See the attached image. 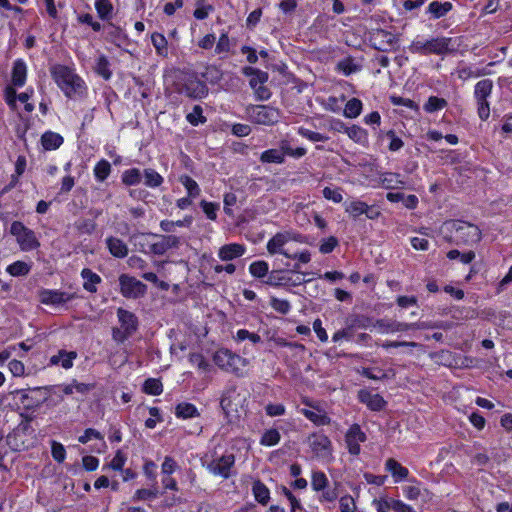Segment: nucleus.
Here are the masks:
<instances>
[{
	"mask_svg": "<svg viewBox=\"0 0 512 512\" xmlns=\"http://www.w3.org/2000/svg\"><path fill=\"white\" fill-rule=\"evenodd\" d=\"M445 241L456 246H474L482 239L481 229L461 219L446 220L441 227Z\"/></svg>",
	"mask_w": 512,
	"mask_h": 512,
	"instance_id": "obj_1",
	"label": "nucleus"
},
{
	"mask_svg": "<svg viewBox=\"0 0 512 512\" xmlns=\"http://www.w3.org/2000/svg\"><path fill=\"white\" fill-rule=\"evenodd\" d=\"M93 389V385L80 383L77 380H73L68 384H61L56 386H47V387H36L30 389L31 396L28 394L23 395L24 399L33 398L35 394L36 403L35 406L38 407L44 402L48 401L50 394H55L60 400L63 399L64 395H73L80 394L82 396L86 395Z\"/></svg>",
	"mask_w": 512,
	"mask_h": 512,
	"instance_id": "obj_2",
	"label": "nucleus"
},
{
	"mask_svg": "<svg viewBox=\"0 0 512 512\" xmlns=\"http://www.w3.org/2000/svg\"><path fill=\"white\" fill-rule=\"evenodd\" d=\"M51 75L67 97H81L84 94V81L67 66L54 65L51 68Z\"/></svg>",
	"mask_w": 512,
	"mask_h": 512,
	"instance_id": "obj_3",
	"label": "nucleus"
},
{
	"mask_svg": "<svg viewBox=\"0 0 512 512\" xmlns=\"http://www.w3.org/2000/svg\"><path fill=\"white\" fill-rule=\"evenodd\" d=\"M408 49L413 54L421 55H446L456 50L452 38L449 37H436L426 41L415 39Z\"/></svg>",
	"mask_w": 512,
	"mask_h": 512,
	"instance_id": "obj_4",
	"label": "nucleus"
},
{
	"mask_svg": "<svg viewBox=\"0 0 512 512\" xmlns=\"http://www.w3.org/2000/svg\"><path fill=\"white\" fill-rule=\"evenodd\" d=\"M215 365L226 373L237 377H243V369L248 365V360L228 348H219L213 354Z\"/></svg>",
	"mask_w": 512,
	"mask_h": 512,
	"instance_id": "obj_5",
	"label": "nucleus"
},
{
	"mask_svg": "<svg viewBox=\"0 0 512 512\" xmlns=\"http://www.w3.org/2000/svg\"><path fill=\"white\" fill-rule=\"evenodd\" d=\"M289 242V231L277 232L273 235L266 244L267 252L270 255L280 254L292 260H298L302 263H309L311 261V252L304 249L299 252L290 253L284 249V246Z\"/></svg>",
	"mask_w": 512,
	"mask_h": 512,
	"instance_id": "obj_6",
	"label": "nucleus"
},
{
	"mask_svg": "<svg viewBox=\"0 0 512 512\" xmlns=\"http://www.w3.org/2000/svg\"><path fill=\"white\" fill-rule=\"evenodd\" d=\"M10 234L15 237L19 248L24 251H32L40 247L36 233L25 226L21 221H13L10 226Z\"/></svg>",
	"mask_w": 512,
	"mask_h": 512,
	"instance_id": "obj_7",
	"label": "nucleus"
},
{
	"mask_svg": "<svg viewBox=\"0 0 512 512\" xmlns=\"http://www.w3.org/2000/svg\"><path fill=\"white\" fill-rule=\"evenodd\" d=\"M311 280V278H308V280H297V278L293 276V273L289 272L287 268H280L272 269L268 280H265L264 284L274 288L282 287L291 290Z\"/></svg>",
	"mask_w": 512,
	"mask_h": 512,
	"instance_id": "obj_8",
	"label": "nucleus"
},
{
	"mask_svg": "<svg viewBox=\"0 0 512 512\" xmlns=\"http://www.w3.org/2000/svg\"><path fill=\"white\" fill-rule=\"evenodd\" d=\"M246 398L241 395L236 385L227 386L220 398V407L226 416L238 412V408L242 407Z\"/></svg>",
	"mask_w": 512,
	"mask_h": 512,
	"instance_id": "obj_9",
	"label": "nucleus"
},
{
	"mask_svg": "<svg viewBox=\"0 0 512 512\" xmlns=\"http://www.w3.org/2000/svg\"><path fill=\"white\" fill-rule=\"evenodd\" d=\"M249 119L259 125L271 126L278 122L280 118L279 111L266 105L252 106L247 111Z\"/></svg>",
	"mask_w": 512,
	"mask_h": 512,
	"instance_id": "obj_10",
	"label": "nucleus"
},
{
	"mask_svg": "<svg viewBox=\"0 0 512 512\" xmlns=\"http://www.w3.org/2000/svg\"><path fill=\"white\" fill-rule=\"evenodd\" d=\"M344 441L348 453L352 456H358L361 453V444L367 441V435L358 423H353L347 429Z\"/></svg>",
	"mask_w": 512,
	"mask_h": 512,
	"instance_id": "obj_11",
	"label": "nucleus"
},
{
	"mask_svg": "<svg viewBox=\"0 0 512 512\" xmlns=\"http://www.w3.org/2000/svg\"><path fill=\"white\" fill-rule=\"evenodd\" d=\"M308 442L311 451L316 457L326 459L332 456V442L330 438L324 433H311L308 437Z\"/></svg>",
	"mask_w": 512,
	"mask_h": 512,
	"instance_id": "obj_12",
	"label": "nucleus"
},
{
	"mask_svg": "<svg viewBox=\"0 0 512 512\" xmlns=\"http://www.w3.org/2000/svg\"><path fill=\"white\" fill-rule=\"evenodd\" d=\"M180 243V237L176 235L154 234L151 255H164L168 250L178 248Z\"/></svg>",
	"mask_w": 512,
	"mask_h": 512,
	"instance_id": "obj_13",
	"label": "nucleus"
},
{
	"mask_svg": "<svg viewBox=\"0 0 512 512\" xmlns=\"http://www.w3.org/2000/svg\"><path fill=\"white\" fill-rule=\"evenodd\" d=\"M234 464L235 456L233 454H226L211 461L208 465V469L212 474L228 479L231 475V469Z\"/></svg>",
	"mask_w": 512,
	"mask_h": 512,
	"instance_id": "obj_14",
	"label": "nucleus"
},
{
	"mask_svg": "<svg viewBox=\"0 0 512 512\" xmlns=\"http://www.w3.org/2000/svg\"><path fill=\"white\" fill-rule=\"evenodd\" d=\"M374 328H377L381 333H395L407 332L418 328L416 323L399 322L392 319H376Z\"/></svg>",
	"mask_w": 512,
	"mask_h": 512,
	"instance_id": "obj_15",
	"label": "nucleus"
},
{
	"mask_svg": "<svg viewBox=\"0 0 512 512\" xmlns=\"http://www.w3.org/2000/svg\"><path fill=\"white\" fill-rule=\"evenodd\" d=\"M370 40L379 51H388L397 42V37L389 31L377 29L371 33Z\"/></svg>",
	"mask_w": 512,
	"mask_h": 512,
	"instance_id": "obj_16",
	"label": "nucleus"
},
{
	"mask_svg": "<svg viewBox=\"0 0 512 512\" xmlns=\"http://www.w3.org/2000/svg\"><path fill=\"white\" fill-rule=\"evenodd\" d=\"M357 398L360 403L365 404L368 409L375 412L383 410L387 404L380 394H373L368 389H360Z\"/></svg>",
	"mask_w": 512,
	"mask_h": 512,
	"instance_id": "obj_17",
	"label": "nucleus"
},
{
	"mask_svg": "<svg viewBox=\"0 0 512 512\" xmlns=\"http://www.w3.org/2000/svg\"><path fill=\"white\" fill-rule=\"evenodd\" d=\"M74 298V294L60 290L43 289L39 292L40 302L45 305H60Z\"/></svg>",
	"mask_w": 512,
	"mask_h": 512,
	"instance_id": "obj_18",
	"label": "nucleus"
},
{
	"mask_svg": "<svg viewBox=\"0 0 512 512\" xmlns=\"http://www.w3.org/2000/svg\"><path fill=\"white\" fill-rule=\"evenodd\" d=\"M182 93L190 98L201 99L207 96L208 87L203 81L191 77L185 82Z\"/></svg>",
	"mask_w": 512,
	"mask_h": 512,
	"instance_id": "obj_19",
	"label": "nucleus"
},
{
	"mask_svg": "<svg viewBox=\"0 0 512 512\" xmlns=\"http://www.w3.org/2000/svg\"><path fill=\"white\" fill-rule=\"evenodd\" d=\"M247 251L244 244L229 243L221 246L218 250V258L221 261H232L242 257Z\"/></svg>",
	"mask_w": 512,
	"mask_h": 512,
	"instance_id": "obj_20",
	"label": "nucleus"
},
{
	"mask_svg": "<svg viewBox=\"0 0 512 512\" xmlns=\"http://www.w3.org/2000/svg\"><path fill=\"white\" fill-rule=\"evenodd\" d=\"M153 240L154 234L152 233L130 235V244L134 246L135 250L145 254H151Z\"/></svg>",
	"mask_w": 512,
	"mask_h": 512,
	"instance_id": "obj_21",
	"label": "nucleus"
},
{
	"mask_svg": "<svg viewBox=\"0 0 512 512\" xmlns=\"http://www.w3.org/2000/svg\"><path fill=\"white\" fill-rule=\"evenodd\" d=\"M78 441L82 444H87L91 441H95L94 446L92 447L93 451L102 452L106 443L104 441V436L93 428H88L84 431V433L78 437Z\"/></svg>",
	"mask_w": 512,
	"mask_h": 512,
	"instance_id": "obj_22",
	"label": "nucleus"
},
{
	"mask_svg": "<svg viewBox=\"0 0 512 512\" xmlns=\"http://www.w3.org/2000/svg\"><path fill=\"white\" fill-rule=\"evenodd\" d=\"M315 410L317 412L310 409L301 408L299 409V412L315 426H327L331 423V418L327 415L324 409L319 406V409Z\"/></svg>",
	"mask_w": 512,
	"mask_h": 512,
	"instance_id": "obj_23",
	"label": "nucleus"
},
{
	"mask_svg": "<svg viewBox=\"0 0 512 512\" xmlns=\"http://www.w3.org/2000/svg\"><path fill=\"white\" fill-rule=\"evenodd\" d=\"M385 470L392 475L394 483H399L408 479L409 476V470L394 458H388L386 460Z\"/></svg>",
	"mask_w": 512,
	"mask_h": 512,
	"instance_id": "obj_24",
	"label": "nucleus"
},
{
	"mask_svg": "<svg viewBox=\"0 0 512 512\" xmlns=\"http://www.w3.org/2000/svg\"><path fill=\"white\" fill-rule=\"evenodd\" d=\"M280 149L283 153V158L286 156L293 159H300L307 154V149L301 146H295L293 140L282 139L279 142Z\"/></svg>",
	"mask_w": 512,
	"mask_h": 512,
	"instance_id": "obj_25",
	"label": "nucleus"
},
{
	"mask_svg": "<svg viewBox=\"0 0 512 512\" xmlns=\"http://www.w3.org/2000/svg\"><path fill=\"white\" fill-rule=\"evenodd\" d=\"M248 271L253 278L260 280L263 284L265 280H268L271 272L269 264L265 260L253 261L250 263Z\"/></svg>",
	"mask_w": 512,
	"mask_h": 512,
	"instance_id": "obj_26",
	"label": "nucleus"
},
{
	"mask_svg": "<svg viewBox=\"0 0 512 512\" xmlns=\"http://www.w3.org/2000/svg\"><path fill=\"white\" fill-rule=\"evenodd\" d=\"M174 415L177 419H192L200 416L196 405L190 402H180L175 406Z\"/></svg>",
	"mask_w": 512,
	"mask_h": 512,
	"instance_id": "obj_27",
	"label": "nucleus"
},
{
	"mask_svg": "<svg viewBox=\"0 0 512 512\" xmlns=\"http://www.w3.org/2000/svg\"><path fill=\"white\" fill-rule=\"evenodd\" d=\"M251 490L257 503L262 506H266L269 503L271 498L270 490L260 479L253 481Z\"/></svg>",
	"mask_w": 512,
	"mask_h": 512,
	"instance_id": "obj_28",
	"label": "nucleus"
},
{
	"mask_svg": "<svg viewBox=\"0 0 512 512\" xmlns=\"http://www.w3.org/2000/svg\"><path fill=\"white\" fill-rule=\"evenodd\" d=\"M346 324H349L350 329H368L374 327L375 320L364 314H353L346 319Z\"/></svg>",
	"mask_w": 512,
	"mask_h": 512,
	"instance_id": "obj_29",
	"label": "nucleus"
},
{
	"mask_svg": "<svg viewBox=\"0 0 512 512\" xmlns=\"http://www.w3.org/2000/svg\"><path fill=\"white\" fill-rule=\"evenodd\" d=\"M118 318H119V322L121 323V326L119 328L113 329V339L117 343H124V341L126 340V338L128 336V324H127L128 313H127V311L122 308H119L118 309Z\"/></svg>",
	"mask_w": 512,
	"mask_h": 512,
	"instance_id": "obj_30",
	"label": "nucleus"
},
{
	"mask_svg": "<svg viewBox=\"0 0 512 512\" xmlns=\"http://www.w3.org/2000/svg\"><path fill=\"white\" fill-rule=\"evenodd\" d=\"M77 358V353L74 351L60 350L56 355L50 358L51 365H61L64 369H70L73 366V361Z\"/></svg>",
	"mask_w": 512,
	"mask_h": 512,
	"instance_id": "obj_31",
	"label": "nucleus"
},
{
	"mask_svg": "<svg viewBox=\"0 0 512 512\" xmlns=\"http://www.w3.org/2000/svg\"><path fill=\"white\" fill-rule=\"evenodd\" d=\"M259 160L263 164H283L285 162L279 145L276 148L263 151Z\"/></svg>",
	"mask_w": 512,
	"mask_h": 512,
	"instance_id": "obj_32",
	"label": "nucleus"
},
{
	"mask_svg": "<svg viewBox=\"0 0 512 512\" xmlns=\"http://www.w3.org/2000/svg\"><path fill=\"white\" fill-rule=\"evenodd\" d=\"M381 184L385 189H399L402 188L405 184L399 173L386 172L383 173L380 177Z\"/></svg>",
	"mask_w": 512,
	"mask_h": 512,
	"instance_id": "obj_33",
	"label": "nucleus"
},
{
	"mask_svg": "<svg viewBox=\"0 0 512 512\" xmlns=\"http://www.w3.org/2000/svg\"><path fill=\"white\" fill-rule=\"evenodd\" d=\"M493 89V81L490 79H483L476 83L474 89V96L477 102L487 101Z\"/></svg>",
	"mask_w": 512,
	"mask_h": 512,
	"instance_id": "obj_34",
	"label": "nucleus"
},
{
	"mask_svg": "<svg viewBox=\"0 0 512 512\" xmlns=\"http://www.w3.org/2000/svg\"><path fill=\"white\" fill-rule=\"evenodd\" d=\"M27 166V161L25 156L20 155L17 157V160L15 162V173L11 175V180L8 185L5 186L3 189V192H7L11 190L12 188L16 187V185L19 183L20 176L25 172Z\"/></svg>",
	"mask_w": 512,
	"mask_h": 512,
	"instance_id": "obj_35",
	"label": "nucleus"
},
{
	"mask_svg": "<svg viewBox=\"0 0 512 512\" xmlns=\"http://www.w3.org/2000/svg\"><path fill=\"white\" fill-rule=\"evenodd\" d=\"M81 276L84 280V289L90 293H95L97 291V285L101 282V277L88 268H84L81 271Z\"/></svg>",
	"mask_w": 512,
	"mask_h": 512,
	"instance_id": "obj_36",
	"label": "nucleus"
},
{
	"mask_svg": "<svg viewBox=\"0 0 512 512\" xmlns=\"http://www.w3.org/2000/svg\"><path fill=\"white\" fill-rule=\"evenodd\" d=\"M452 8L453 5L451 2L432 1L427 7V12L430 13L434 19H439L450 12Z\"/></svg>",
	"mask_w": 512,
	"mask_h": 512,
	"instance_id": "obj_37",
	"label": "nucleus"
},
{
	"mask_svg": "<svg viewBox=\"0 0 512 512\" xmlns=\"http://www.w3.org/2000/svg\"><path fill=\"white\" fill-rule=\"evenodd\" d=\"M344 210L350 217L357 219L359 216L367 212V203L358 199L345 202Z\"/></svg>",
	"mask_w": 512,
	"mask_h": 512,
	"instance_id": "obj_38",
	"label": "nucleus"
},
{
	"mask_svg": "<svg viewBox=\"0 0 512 512\" xmlns=\"http://www.w3.org/2000/svg\"><path fill=\"white\" fill-rule=\"evenodd\" d=\"M41 143L45 150H55L63 143V137L53 131H47L42 135Z\"/></svg>",
	"mask_w": 512,
	"mask_h": 512,
	"instance_id": "obj_39",
	"label": "nucleus"
},
{
	"mask_svg": "<svg viewBox=\"0 0 512 512\" xmlns=\"http://www.w3.org/2000/svg\"><path fill=\"white\" fill-rule=\"evenodd\" d=\"M26 64L23 60L18 59L13 64L12 82L15 86H23L26 80Z\"/></svg>",
	"mask_w": 512,
	"mask_h": 512,
	"instance_id": "obj_40",
	"label": "nucleus"
},
{
	"mask_svg": "<svg viewBox=\"0 0 512 512\" xmlns=\"http://www.w3.org/2000/svg\"><path fill=\"white\" fill-rule=\"evenodd\" d=\"M245 74L251 76L249 83L253 90L256 89L258 86L265 84L268 80V74L266 72H263L252 67L245 68Z\"/></svg>",
	"mask_w": 512,
	"mask_h": 512,
	"instance_id": "obj_41",
	"label": "nucleus"
},
{
	"mask_svg": "<svg viewBox=\"0 0 512 512\" xmlns=\"http://www.w3.org/2000/svg\"><path fill=\"white\" fill-rule=\"evenodd\" d=\"M341 486V483L338 481H334L333 487H330L329 485L327 488H324V490H320L321 495L319 497L320 503H333L335 502L339 497V487Z\"/></svg>",
	"mask_w": 512,
	"mask_h": 512,
	"instance_id": "obj_42",
	"label": "nucleus"
},
{
	"mask_svg": "<svg viewBox=\"0 0 512 512\" xmlns=\"http://www.w3.org/2000/svg\"><path fill=\"white\" fill-rule=\"evenodd\" d=\"M179 182L184 186V188L187 191V195L192 198H197L200 193L201 189L198 185V183L189 175H181L179 177Z\"/></svg>",
	"mask_w": 512,
	"mask_h": 512,
	"instance_id": "obj_43",
	"label": "nucleus"
},
{
	"mask_svg": "<svg viewBox=\"0 0 512 512\" xmlns=\"http://www.w3.org/2000/svg\"><path fill=\"white\" fill-rule=\"evenodd\" d=\"M142 391L148 395L159 396L163 392V384L158 378H148L142 385Z\"/></svg>",
	"mask_w": 512,
	"mask_h": 512,
	"instance_id": "obj_44",
	"label": "nucleus"
},
{
	"mask_svg": "<svg viewBox=\"0 0 512 512\" xmlns=\"http://www.w3.org/2000/svg\"><path fill=\"white\" fill-rule=\"evenodd\" d=\"M281 440V434L276 428H270L263 432L260 438V445L272 447L277 445Z\"/></svg>",
	"mask_w": 512,
	"mask_h": 512,
	"instance_id": "obj_45",
	"label": "nucleus"
},
{
	"mask_svg": "<svg viewBox=\"0 0 512 512\" xmlns=\"http://www.w3.org/2000/svg\"><path fill=\"white\" fill-rule=\"evenodd\" d=\"M448 105L445 98L430 96L423 105V109L427 113H434L443 110Z\"/></svg>",
	"mask_w": 512,
	"mask_h": 512,
	"instance_id": "obj_46",
	"label": "nucleus"
},
{
	"mask_svg": "<svg viewBox=\"0 0 512 512\" xmlns=\"http://www.w3.org/2000/svg\"><path fill=\"white\" fill-rule=\"evenodd\" d=\"M329 484V479L327 475L320 470L312 471L311 474V487L313 491L320 492V490H324L327 488Z\"/></svg>",
	"mask_w": 512,
	"mask_h": 512,
	"instance_id": "obj_47",
	"label": "nucleus"
},
{
	"mask_svg": "<svg viewBox=\"0 0 512 512\" xmlns=\"http://www.w3.org/2000/svg\"><path fill=\"white\" fill-rule=\"evenodd\" d=\"M163 177L154 169H144V184L150 188H157L162 185Z\"/></svg>",
	"mask_w": 512,
	"mask_h": 512,
	"instance_id": "obj_48",
	"label": "nucleus"
},
{
	"mask_svg": "<svg viewBox=\"0 0 512 512\" xmlns=\"http://www.w3.org/2000/svg\"><path fill=\"white\" fill-rule=\"evenodd\" d=\"M31 270V266L24 262V261H15L14 263L7 266L6 271L11 276L18 277V276H25L27 275Z\"/></svg>",
	"mask_w": 512,
	"mask_h": 512,
	"instance_id": "obj_49",
	"label": "nucleus"
},
{
	"mask_svg": "<svg viewBox=\"0 0 512 512\" xmlns=\"http://www.w3.org/2000/svg\"><path fill=\"white\" fill-rule=\"evenodd\" d=\"M107 245L111 254L116 257H124L127 254V247L125 243L118 238L107 239Z\"/></svg>",
	"mask_w": 512,
	"mask_h": 512,
	"instance_id": "obj_50",
	"label": "nucleus"
},
{
	"mask_svg": "<svg viewBox=\"0 0 512 512\" xmlns=\"http://www.w3.org/2000/svg\"><path fill=\"white\" fill-rule=\"evenodd\" d=\"M188 360L191 365L197 367L200 371L208 372L211 369L210 363L206 360L202 353H190L188 356Z\"/></svg>",
	"mask_w": 512,
	"mask_h": 512,
	"instance_id": "obj_51",
	"label": "nucleus"
},
{
	"mask_svg": "<svg viewBox=\"0 0 512 512\" xmlns=\"http://www.w3.org/2000/svg\"><path fill=\"white\" fill-rule=\"evenodd\" d=\"M159 490L157 487L153 488H142L138 489L134 495L133 500L134 501H150L154 500L158 497Z\"/></svg>",
	"mask_w": 512,
	"mask_h": 512,
	"instance_id": "obj_52",
	"label": "nucleus"
},
{
	"mask_svg": "<svg viewBox=\"0 0 512 512\" xmlns=\"http://www.w3.org/2000/svg\"><path fill=\"white\" fill-rule=\"evenodd\" d=\"M362 111V102L357 98L350 99L344 108V115L348 118H356Z\"/></svg>",
	"mask_w": 512,
	"mask_h": 512,
	"instance_id": "obj_53",
	"label": "nucleus"
},
{
	"mask_svg": "<svg viewBox=\"0 0 512 512\" xmlns=\"http://www.w3.org/2000/svg\"><path fill=\"white\" fill-rule=\"evenodd\" d=\"M343 189L340 187L331 188L329 186L324 187L322 195L326 200L332 201L333 203H341L343 200L342 195Z\"/></svg>",
	"mask_w": 512,
	"mask_h": 512,
	"instance_id": "obj_54",
	"label": "nucleus"
},
{
	"mask_svg": "<svg viewBox=\"0 0 512 512\" xmlns=\"http://www.w3.org/2000/svg\"><path fill=\"white\" fill-rule=\"evenodd\" d=\"M200 207L204 214L206 215L207 219L212 221H215L217 219V212L220 208L219 203L202 200L200 202Z\"/></svg>",
	"mask_w": 512,
	"mask_h": 512,
	"instance_id": "obj_55",
	"label": "nucleus"
},
{
	"mask_svg": "<svg viewBox=\"0 0 512 512\" xmlns=\"http://www.w3.org/2000/svg\"><path fill=\"white\" fill-rule=\"evenodd\" d=\"M140 277L152 283L156 288H158L161 291H168L170 288L169 283L160 280L154 272H144L140 274Z\"/></svg>",
	"mask_w": 512,
	"mask_h": 512,
	"instance_id": "obj_56",
	"label": "nucleus"
},
{
	"mask_svg": "<svg viewBox=\"0 0 512 512\" xmlns=\"http://www.w3.org/2000/svg\"><path fill=\"white\" fill-rule=\"evenodd\" d=\"M408 481L415 483L416 485L404 487L403 494H404L405 498L408 500H417L421 495V491H420V487H419V485L421 483L415 477L408 479Z\"/></svg>",
	"mask_w": 512,
	"mask_h": 512,
	"instance_id": "obj_57",
	"label": "nucleus"
},
{
	"mask_svg": "<svg viewBox=\"0 0 512 512\" xmlns=\"http://www.w3.org/2000/svg\"><path fill=\"white\" fill-rule=\"evenodd\" d=\"M186 119L193 126L206 122V118L203 116V110L199 105L193 107L192 111L187 114Z\"/></svg>",
	"mask_w": 512,
	"mask_h": 512,
	"instance_id": "obj_58",
	"label": "nucleus"
},
{
	"mask_svg": "<svg viewBox=\"0 0 512 512\" xmlns=\"http://www.w3.org/2000/svg\"><path fill=\"white\" fill-rule=\"evenodd\" d=\"M147 293V286L136 279L135 277L130 276V297H141Z\"/></svg>",
	"mask_w": 512,
	"mask_h": 512,
	"instance_id": "obj_59",
	"label": "nucleus"
},
{
	"mask_svg": "<svg viewBox=\"0 0 512 512\" xmlns=\"http://www.w3.org/2000/svg\"><path fill=\"white\" fill-rule=\"evenodd\" d=\"M270 306L278 313L282 315H286L291 310V304L286 299H280L277 297H272L270 300Z\"/></svg>",
	"mask_w": 512,
	"mask_h": 512,
	"instance_id": "obj_60",
	"label": "nucleus"
},
{
	"mask_svg": "<svg viewBox=\"0 0 512 512\" xmlns=\"http://www.w3.org/2000/svg\"><path fill=\"white\" fill-rule=\"evenodd\" d=\"M179 468L177 461L171 456H165L161 464L162 476H170Z\"/></svg>",
	"mask_w": 512,
	"mask_h": 512,
	"instance_id": "obj_61",
	"label": "nucleus"
},
{
	"mask_svg": "<svg viewBox=\"0 0 512 512\" xmlns=\"http://www.w3.org/2000/svg\"><path fill=\"white\" fill-rule=\"evenodd\" d=\"M110 163L106 160L99 161L94 167V175L97 180L104 181L110 174Z\"/></svg>",
	"mask_w": 512,
	"mask_h": 512,
	"instance_id": "obj_62",
	"label": "nucleus"
},
{
	"mask_svg": "<svg viewBox=\"0 0 512 512\" xmlns=\"http://www.w3.org/2000/svg\"><path fill=\"white\" fill-rule=\"evenodd\" d=\"M143 473L148 481L156 483L157 465L153 460L145 459L143 464Z\"/></svg>",
	"mask_w": 512,
	"mask_h": 512,
	"instance_id": "obj_63",
	"label": "nucleus"
},
{
	"mask_svg": "<svg viewBox=\"0 0 512 512\" xmlns=\"http://www.w3.org/2000/svg\"><path fill=\"white\" fill-rule=\"evenodd\" d=\"M95 71L98 75L102 76L104 79H109L111 76V71L109 70V62L104 56H100L95 64Z\"/></svg>",
	"mask_w": 512,
	"mask_h": 512,
	"instance_id": "obj_64",
	"label": "nucleus"
}]
</instances>
